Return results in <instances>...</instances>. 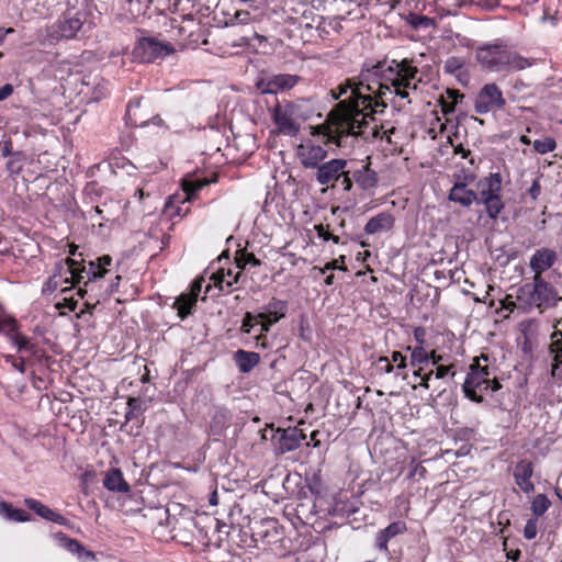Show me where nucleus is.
Masks as SVG:
<instances>
[{"label":"nucleus","mask_w":562,"mask_h":562,"mask_svg":"<svg viewBox=\"0 0 562 562\" xmlns=\"http://www.w3.org/2000/svg\"><path fill=\"white\" fill-rule=\"evenodd\" d=\"M202 283H203V279H200V280H194L193 283L191 284V290H190V296H193L198 300V295L199 293L201 292V289H202Z\"/></svg>","instance_id":"13d9d810"},{"label":"nucleus","mask_w":562,"mask_h":562,"mask_svg":"<svg viewBox=\"0 0 562 562\" xmlns=\"http://www.w3.org/2000/svg\"><path fill=\"white\" fill-rule=\"evenodd\" d=\"M240 272H237L232 280H226V276L224 272L217 273L213 276L214 284L220 288V290H224V288H231L234 283L238 282Z\"/></svg>","instance_id":"c03bdc74"},{"label":"nucleus","mask_w":562,"mask_h":562,"mask_svg":"<svg viewBox=\"0 0 562 562\" xmlns=\"http://www.w3.org/2000/svg\"><path fill=\"white\" fill-rule=\"evenodd\" d=\"M231 420L229 411L225 407H216L212 416V423L218 427H225Z\"/></svg>","instance_id":"4c0bfd02"},{"label":"nucleus","mask_w":562,"mask_h":562,"mask_svg":"<svg viewBox=\"0 0 562 562\" xmlns=\"http://www.w3.org/2000/svg\"><path fill=\"white\" fill-rule=\"evenodd\" d=\"M434 374V370L431 369L428 373H425L422 378H420V382H419V385L425 387V389H428L429 387V381L431 379Z\"/></svg>","instance_id":"69168bd1"},{"label":"nucleus","mask_w":562,"mask_h":562,"mask_svg":"<svg viewBox=\"0 0 562 562\" xmlns=\"http://www.w3.org/2000/svg\"><path fill=\"white\" fill-rule=\"evenodd\" d=\"M552 341L550 344V352L554 355L551 375L553 378L562 376V319H560L555 326L554 331L551 336Z\"/></svg>","instance_id":"2eb2a0df"},{"label":"nucleus","mask_w":562,"mask_h":562,"mask_svg":"<svg viewBox=\"0 0 562 562\" xmlns=\"http://www.w3.org/2000/svg\"><path fill=\"white\" fill-rule=\"evenodd\" d=\"M476 192L479 196L477 203H485L490 198L493 199L502 190V176L498 172L491 173L488 177L482 178L477 182Z\"/></svg>","instance_id":"dca6fc26"},{"label":"nucleus","mask_w":562,"mask_h":562,"mask_svg":"<svg viewBox=\"0 0 562 562\" xmlns=\"http://www.w3.org/2000/svg\"><path fill=\"white\" fill-rule=\"evenodd\" d=\"M12 367L18 370L20 373L25 371V363L23 358H15V361L12 362Z\"/></svg>","instance_id":"338daca9"},{"label":"nucleus","mask_w":562,"mask_h":562,"mask_svg":"<svg viewBox=\"0 0 562 562\" xmlns=\"http://www.w3.org/2000/svg\"><path fill=\"white\" fill-rule=\"evenodd\" d=\"M380 363H384V367L381 368L384 372L390 373L393 371V364L390 362V360L386 357H381L379 359Z\"/></svg>","instance_id":"774afa93"},{"label":"nucleus","mask_w":562,"mask_h":562,"mask_svg":"<svg viewBox=\"0 0 562 562\" xmlns=\"http://www.w3.org/2000/svg\"><path fill=\"white\" fill-rule=\"evenodd\" d=\"M288 304L285 301L272 299L266 306L265 312L259 313V319L272 318V322H278L285 316Z\"/></svg>","instance_id":"393cba45"},{"label":"nucleus","mask_w":562,"mask_h":562,"mask_svg":"<svg viewBox=\"0 0 562 562\" xmlns=\"http://www.w3.org/2000/svg\"><path fill=\"white\" fill-rule=\"evenodd\" d=\"M140 108V99H135L133 101H131L127 105V109H126V116L128 119V121L131 122V124H134V125H143L146 123V121H138L137 120V113L136 111L139 110Z\"/></svg>","instance_id":"ea45409f"},{"label":"nucleus","mask_w":562,"mask_h":562,"mask_svg":"<svg viewBox=\"0 0 562 562\" xmlns=\"http://www.w3.org/2000/svg\"><path fill=\"white\" fill-rule=\"evenodd\" d=\"M245 265L257 267L261 265V261L252 252H244L241 258L238 259V267L243 268Z\"/></svg>","instance_id":"8fccbe9b"},{"label":"nucleus","mask_w":562,"mask_h":562,"mask_svg":"<svg viewBox=\"0 0 562 562\" xmlns=\"http://www.w3.org/2000/svg\"><path fill=\"white\" fill-rule=\"evenodd\" d=\"M18 330V323L14 318L0 315V331L5 333L9 337Z\"/></svg>","instance_id":"37998d69"},{"label":"nucleus","mask_w":562,"mask_h":562,"mask_svg":"<svg viewBox=\"0 0 562 562\" xmlns=\"http://www.w3.org/2000/svg\"><path fill=\"white\" fill-rule=\"evenodd\" d=\"M456 367L454 364H449V366H438L436 368V370H434V374L436 376V379H443L446 376H450L451 379H453L456 376Z\"/></svg>","instance_id":"a18cd8bd"},{"label":"nucleus","mask_w":562,"mask_h":562,"mask_svg":"<svg viewBox=\"0 0 562 562\" xmlns=\"http://www.w3.org/2000/svg\"><path fill=\"white\" fill-rule=\"evenodd\" d=\"M10 340L13 345L18 347L19 351L25 350L31 351L33 355H37V349H35V346L26 336L16 331L10 337Z\"/></svg>","instance_id":"c9c22d12"},{"label":"nucleus","mask_w":562,"mask_h":562,"mask_svg":"<svg viewBox=\"0 0 562 562\" xmlns=\"http://www.w3.org/2000/svg\"><path fill=\"white\" fill-rule=\"evenodd\" d=\"M429 362V353L423 347H415L411 355V366L417 367Z\"/></svg>","instance_id":"58836bf2"},{"label":"nucleus","mask_w":562,"mask_h":562,"mask_svg":"<svg viewBox=\"0 0 562 562\" xmlns=\"http://www.w3.org/2000/svg\"><path fill=\"white\" fill-rule=\"evenodd\" d=\"M13 93V86L5 83L0 88V101L5 100Z\"/></svg>","instance_id":"bf43d9fd"},{"label":"nucleus","mask_w":562,"mask_h":562,"mask_svg":"<svg viewBox=\"0 0 562 562\" xmlns=\"http://www.w3.org/2000/svg\"><path fill=\"white\" fill-rule=\"evenodd\" d=\"M531 66V61L516 53L507 49L504 70H522Z\"/></svg>","instance_id":"c756f323"},{"label":"nucleus","mask_w":562,"mask_h":562,"mask_svg":"<svg viewBox=\"0 0 562 562\" xmlns=\"http://www.w3.org/2000/svg\"><path fill=\"white\" fill-rule=\"evenodd\" d=\"M551 506L550 499L544 494H538L531 503V512L536 517L542 516Z\"/></svg>","instance_id":"72a5a7b5"},{"label":"nucleus","mask_w":562,"mask_h":562,"mask_svg":"<svg viewBox=\"0 0 562 562\" xmlns=\"http://www.w3.org/2000/svg\"><path fill=\"white\" fill-rule=\"evenodd\" d=\"M464 66V60L460 57L451 56L443 64V70L447 74L454 75Z\"/></svg>","instance_id":"a19ab883"},{"label":"nucleus","mask_w":562,"mask_h":562,"mask_svg":"<svg viewBox=\"0 0 562 562\" xmlns=\"http://www.w3.org/2000/svg\"><path fill=\"white\" fill-rule=\"evenodd\" d=\"M235 19L241 24H247L250 20V13L248 11H237Z\"/></svg>","instance_id":"052dcab7"},{"label":"nucleus","mask_w":562,"mask_h":562,"mask_svg":"<svg viewBox=\"0 0 562 562\" xmlns=\"http://www.w3.org/2000/svg\"><path fill=\"white\" fill-rule=\"evenodd\" d=\"M276 322H272V318L268 317L266 319H258V324H260L261 331L268 333L270 330L271 325H273Z\"/></svg>","instance_id":"e2e57ef3"},{"label":"nucleus","mask_w":562,"mask_h":562,"mask_svg":"<svg viewBox=\"0 0 562 562\" xmlns=\"http://www.w3.org/2000/svg\"><path fill=\"white\" fill-rule=\"evenodd\" d=\"M481 360L487 362L488 357L485 355H481V357L474 359L473 363L470 366V371L462 384V390L465 397L475 403L483 402V396L477 394L476 391H487L490 387V381L492 375L488 366H482Z\"/></svg>","instance_id":"20e7f679"},{"label":"nucleus","mask_w":562,"mask_h":562,"mask_svg":"<svg viewBox=\"0 0 562 562\" xmlns=\"http://www.w3.org/2000/svg\"><path fill=\"white\" fill-rule=\"evenodd\" d=\"M80 13H65L57 22L46 27V36L53 41L74 38L82 27Z\"/></svg>","instance_id":"423d86ee"},{"label":"nucleus","mask_w":562,"mask_h":562,"mask_svg":"<svg viewBox=\"0 0 562 562\" xmlns=\"http://www.w3.org/2000/svg\"><path fill=\"white\" fill-rule=\"evenodd\" d=\"M406 21L414 29H428L435 24L434 19L416 13H409Z\"/></svg>","instance_id":"f704fd0d"},{"label":"nucleus","mask_w":562,"mask_h":562,"mask_svg":"<svg viewBox=\"0 0 562 562\" xmlns=\"http://www.w3.org/2000/svg\"><path fill=\"white\" fill-rule=\"evenodd\" d=\"M355 179L352 178V171L350 169H344V176L338 181L342 187L344 191H350L353 187Z\"/></svg>","instance_id":"de8ad7c7"},{"label":"nucleus","mask_w":562,"mask_h":562,"mask_svg":"<svg viewBox=\"0 0 562 562\" xmlns=\"http://www.w3.org/2000/svg\"><path fill=\"white\" fill-rule=\"evenodd\" d=\"M352 178L362 190H371L378 184V175L372 170L369 164L363 165L360 169L352 171Z\"/></svg>","instance_id":"4be33fe9"},{"label":"nucleus","mask_w":562,"mask_h":562,"mask_svg":"<svg viewBox=\"0 0 562 562\" xmlns=\"http://www.w3.org/2000/svg\"><path fill=\"white\" fill-rule=\"evenodd\" d=\"M394 226V216L390 213L382 212L371 217L364 226L367 234H376L389 232Z\"/></svg>","instance_id":"412c9836"},{"label":"nucleus","mask_w":562,"mask_h":562,"mask_svg":"<svg viewBox=\"0 0 562 562\" xmlns=\"http://www.w3.org/2000/svg\"><path fill=\"white\" fill-rule=\"evenodd\" d=\"M196 304V299L190 296V294L182 293L175 301V307L178 311V316L181 319H184L188 315L191 314L192 308Z\"/></svg>","instance_id":"c85d7f7f"},{"label":"nucleus","mask_w":562,"mask_h":562,"mask_svg":"<svg viewBox=\"0 0 562 562\" xmlns=\"http://www.w3.org/2000/svg\"><path fill=\"white\" fill-rule=\"evenodd\" d=\"M296 156L304 168L317 170L326 159L327 150L308 140L297 146Z\"/></svg>","instance_id":"9b49d317"},{"label":"nucleus","mask_w":562,"mask_h":562,"mask_svg":"<svg viewBox=\"0 0 562 562\" xmlns=\"http://www.w3.org/2000/svg\"><path fill=\"white\" fill-rule=\"evenodd\" d=\"M71 258H66L56 263L53 276L57 274V280L68 283H79L82 278L81 272H86V268Z\"/></svg>","instance_id":"f8f14e48"},{"label":"nucleus","mask_w":562,"mask_h":562,"mask_svg":"<svg viewBox=\"0 0 562 562\" xmlns=\"http://www.w3.org/2000/svg\"><path fill=\"white\" fill-rule=\"evenodd\" d=\"M20 161H21L20 157H13L11 160H9L7 162V170L11 175L19 173L21 171V169H22V166H21Z\"/></svg>","instance_id":"5fc2aeb1"},{"label":"nucleus","mask_w":562,"mask_h":562,"mask_svg":"<svg viewBox=\"0 0 562 562\" xmlns=\"http://www.w3.org/2000/svg\"><path fill=\"white\" fill-rule=\"evenodd\" d=\"M506 104L501 89L495 83L485 85L479 92L474 109L479 114H486L494 109H502Z\"/></svg>","instance_id":"1a4fd4ad"},{"label":"nucleus","mask_w":562,"mask_h":562,"mask_svg":"<svg viewBox=\"0 0 562 562\" xmlns=\"http://www.w3.org/2000/svg\"><path fill=\"white\" fill-rule=\"evenodd\" d=\"M209 181L206 179H192L186 178L182 180V189L186 193V200L191 201L195 193L201 190L203 187L207 186Z\"/></svg>","instance_id":"7c9ffc66"},{"label":"nucleus","mask_w":562,"mask_h":562,"mask_svg":"<svg viewBox=\"0 0 562 562\" xmlns=\"http://www.w3.org/2000/svg\"><path fill=\"white\" fill-rule=\"evenodd\" d=\"M67 547H68L69 551H71V552L85 551L83 547L77 540L69 539Z\"/></svg>","instance_id":"680f3d73"},{"label":"nucleus","mask_w":562,"mask_h":562,"mask_svg":"<svg viewBox=\"0 0 562 562\" xmlns=\"http://www.w3.org/2000/svg\"><path fill=\"white\" fill-rule=\"evenodd\" d=\"M557 147V143L553 138L547 137L544 139H537L533 143V148L540 154H547L553 151Z\"/></svg>","instance_id":"79ce46f5"},{"label":"nucleus","mask_w":562,"mask_h":562,"mask_svg":"<svg viewBox=\"0 0 562 562\" xmlns=\"http://www.w3.org/2000/svg\"><path fill=\"white\" fill-rule=\"evenodd\" d=\"M507 48L501 44L481 46L475 52L477 63L491 71H503Z\"/></svg>","instance_id":"0eeeda50"},{"label":"nucleus","mask_w":562,"mask_h":562,"mask_svg":"<svg viewBox=\"0 0 562 562\" xmlns=\"http://www.w3.org/2000/svg\"><path fill=\"white\" fill-rule=\"evenodd\" d=\"M64 282L57 280V274L52 276L44 284L43 286V293L44 294H50L53 293L59 285H61Z\"/></svg>","instance_id":"603ef678"},{"label":"nucleus","mask_w":562,"mask_h":562,"mask_svg":"<svg viewBox=\"0 0 562 562\" xmlns=\"http://www.w3.org/2000/svg\"><path fill=\"white\" fill-rule=\"evenodd\" d=\"M447 97L451 99V102H447L443 97L440 98L439 102L441 105V111L445 114H450L454 112L456 104L458 103L459 99H463L464 95L459 91L454 89H447L446 91Z\"/></svg>","instance_id":"473e14b6"},{"label":"nucleus","mask_w":562,"mask_h":562,"mask_svg":"<svg viewBox=\"0 0 562 562\" xmlns=\"http://www.w3.org/2000/svg\"><path fill=\"white\" fill-rule=\"evenodd\" d=\"M145 411L144 402L137 397H130L127 401V412L125 413V423L137 422V428L142 426L140 416Z\"/></svg>","instance_id":"a878e982"},{"label":"nucleus","mask_w":562,"mask_h":562,"mask_svg":"<svg viewBox=\"0 0 562 562\" xmlns=\"http://www.w3.org/2000/svg\"><path fill=\"white\" fill-rule=\"evenodd\" d=\"M348 167V161L341 158L330 159L322 164L315 173L316 181L321 186L335 188V184L344 176V169Z\"/></svg>","instance_id":"9d476101"},{"label":"nucleus","mask_w":562,"mask_h":562,"mask_svg":"<svg viewBox=\"0 0 562 562\" xmlns=\"http://www.w3.org/2000/svg\"><path fill=\"white\" fill-rule=\"evenodd\" d=\"M258 315L255 316L251 313L247 312L243 318L241 329L245 333H250L254 325L258 324Z\"/></svg>","instance_id":"3c124183"},{"label":"nucleus","mask_w":562,"mask_h":562,"mask_svg":"<svg viewBox=\"0 0 562 562\" xmlns=\"http://www.w3.org/2000/svg\"><path fill=\"white\" fill-rule=\"evenodd\" d=\"M112 262V258L109 255H104L100 258H98V263L90 261L89 262V271L88 274H92V277H89V280H95L99 278H102L105 274V266H110Z\"/></svg>","instance_id":"2f4dec72"},{"label":"nucleus","mask_w":562,"mask_h":562,"mask_svg":"<svg viewBox=\"0 0 562 562\" xmlns=\"http://www.w3.org/2000/svg\"><path fill=\"white\" fill-rule=\"evenodd\" d=\"M175 52L169 43H162L154 37H143L138 40L133 49V56L140 63H153Z\"/></svg>","instance_id":"39448f33"},{"label":"nucleus","mask_w":562,"mask_h":562,"mask_svg":"<svg viewBox=\"0 0 562 562\" xmlns=\"http://www.w3.org/2000/svg\"><path fill=\"white\" fill-rule=\"evenodd\" d=\"M537 536V519L530 518L527 520L524 528V537L528 540L535 539Z\"/></svg>","instance_id":"49530a36"},{"label":"nucleus","mask_w":562,"mask_h":562,"mask_svg":"<svg viewBox=\"0 0 562 562\" xmlns=\"http://www.w3.org/2000/svg\"><path fill=\"white\" fill-rule=\"evenodd\" d=\"M0 515L12 521H29L31 516L23 509L13 508L11 504L0 502Z\"/></svg>","instance_id":"cd10ccee"},{"label":"nucleus","mask_w":562,"mask_h":562,"mask_svg":"<svg viewBox=\"0 0 562 562\" xmlns=\"http://www.w3.org/2000/svg\"><path fill=\"white\" fill-rule=\"evenodd\" d=\"M530 196L536 200L538 198V195L540 194V184L539 182L536 180L533 181L532 186L529 188L528 190Z\"/></svg>","instance_id":"0e129e2a"},{"label":"nucleus","mask_w":562,"mask_h":562,"mask_svg":"<svg viewBox=\"0 0 562 562\" xmlns=\"http://www.w3.org/2000/svg\"><path fill=\"white\" fill-rule=\"evenodd\" d=\"M277 432L279 434V437L276 449L281 454L295 450L305 439L303 431L296 427L278 429Z\"/></svg>","instance_id":"4468645a"},{"label":"nucleus","mask_w":562,"mask_h":562,"mask_svg":"<svg viewBox=\"0 0 562 562\" xmlns=\"http://www.w3.org/2000/svg\"><path fill=\"white\" fill-rule=\"evenodd\" d=\"M472 176H465L463 181H457L449 192V200L464 207L471 206L474 202H479L476 192L467 188L468 181H472Z\"/></svg>","instance_id":"ddd939ff"},{"label":"nucleus","mask_w":562,"mask_h":562,"mask_svg":"<svg viewBox=\"0 0 562 562\" xmlns=\"http://www.w3.org/2000/svg\"><path fill=\"white\" fill-rule=\"evenodd\" d=\"M77 304H78V301L75 300L72 296H70V297L64 296L61 299V301H59L55 304V307L57 310L67 308L68 311L74 312L77 308Z\"/></svg>","instance_id":"09e8293b"},{"label":"nucleus","mask_w":562,"mask_h":562,"mask_svg":"<svg viewBox=\"0 0 562 562\" xmlns=\"http://www.w3.org/2000/svg\"><path fill=\"white\" fill-rule=\"evenodd\" d=\"M517 300L543 310L554 306L562 297L541 276H535L533 283H527L517 290Z\"/></svg>","instance_id":"f03ea898"},{"label":"nucleus","mask_w":562,"mask_h":562,"mask_svg":"<svg viewBox=\"0 0 562 562\" xmlns=\"http://www.w3.org/2000/svg\"><path fill=\"white\" fill-rule=\"evenodd\" d=\"M103 485L106 490L119 493H127L131 490L120 469H110L105 473Z\"/></svg>","instance_id":"5701e85b"},{"label":"nucleus","mask_w":562,"mask_h":562,"mask_svg":"<svg viewBox=\"0 0 562 562\" xmlns=\"http://www.w3.org/2000/svg\"><path fill=\"white\" fill-rule=\"evenodd\" d=\"M300 79L290 74L267 75L256 82V87L262 94H277L294 88Z\"/></svg>","instance_id":"6e6552de"},{"label":"nucleus","mask_w":562,"mask_h":562,"mask_svg":"<svg viewBox=\"0 0 562 562\" xmlns=\"http://www.w3.org/2000/svg\"><path fill=\"white\" fill-rule=\"evenodd\" d=\"M557 260V252L550 248H540L530 258V268L535 276H541L542 272L550 269Z\"/></svg>","instance_id":"a211bd4d"},{"label":"nucleus","mask_w":562,"mask_h":562,"mask_svg":"<svg viewBox=\"0 0 562 562\" xmlns=\"http://www.w3.org/2000/svg\"><path fill=\"white\" fill-rule=\"evenodd\" d=\"M406 530V524L402 520L390 524L386 528L380 530L376 535L375 544L378 549L386 552L387 542L397 535L404 533Z\"/></svg>","instance_id":"6ab92c4d"},{"label":"nucleus","mask_w":562,"mask_h":562,"mask_svg":"<svg viewBox=\"0 0 562 562\" xmlns=\"http://www.w3.org/2000/svg\"><path fill=\"white\" fill-rule=\"evenodd\" d=\"M392 361L397 363L398 369L406 367V358L400 351H394L392 353Z\"/></svg>","instance_id":"4d7b16f0"},{"label":"nucleus","mask_w":562,"mask_h":562,"mask_svg":"<svg viewBox=\"0 0 562 562\" xmlns=\"http://www.w3.org/2000/svg\"><path fill=\"white\" fill-rule=\"evenodd\" d=\"M360 88H362L359 82H356L355 79H347L344 83L339 85L336 90H330V95L333 100H338L341 95L346 94L348 90H351V97L348 100H345L344 102L351 103L357 100L356 91L358 93L360 92ZM340 101L339 103H341Z\"/></svg>","instance_id":"bb28decb"},{"label":"nucleus","mask_w":562,"mask_h":562,"mask_svg":"<svg viewBox=\"0 0 562 562\" xmlns=\"http://www.w3.org/2000/svg\"><path fill=\"white\" fill-rule=\"evenodd\" d=\"M483 204L485 205L486 212L492 220H495L504 209V203L499 196V193L493 199L490 198Z\"/></svg>","instance_id":"e433bc0d"},{"label":"nucleus","mask_w":562,"mask_h":562,"mask_svg":"<svg viewBox=\"0 0 562 562\" xmlns=\"http://www.w3.org/2000/svg\"><path fill=\"white\" fill-rule=\"evenodd\" d=\"M271 116L278 132L289 136H295L300 132L301 122L306 120L301 104L290 101H278L271 110Z\"/></svg>","instance_id":"7ed1b4c3"},{"label":"nucleus","mask_w":562,"mask_h":562,"mask_svg":"<svg viewBox=\"0 0 562 562\" xmlns=\"http://www.w3.org/2000/svg\"><path fill=\"white\" fill-rule=\"evenodd\" d=\"M1 151L4 157H21V153H12V143L11 140H4L1 143Z\"/></svg>","instance_id":"6e6d98bb"},{"label":"nucleus","mask_w":562,"mask_h":562,"mask_svg":"<svg viewBox=\"0 0 562 562\" xmlns=\"http://www.w3.org/2000/svg\"><path fill=\"white\" fill-rule=\"evenodd\" d=\"M532 474L533 465L531 461L524 459L517 462L514 470L515 483L526 494H529L535 491V485L531 481Z\"/></svg>","instance_id":"f3484780"},{"label":"nucleus","mask_w":562,"mask_h":562,"mask_svg":"<svg viewBox=\"0 0 562 562\" xmlns=\"http://www.w3.org/2000/svg\"><path fill=\"white\" fill-rule=\"evenodd\" d=\"M24 504L29 509L35 512L38 516L48 521H53L58 525H66L67 522V518H65L63 515L54 512L53 509H50L49 507L45 506L44 504L34 498H25Z\"/></svg>","instance_id":"aec40b11"},{"label":"nucleus","mask_w":562,"mask_h":562,"mask_svg":"<svg viewBox=\"0 0 562 562\" xmlns=\"http://www.w3.org/2000/svg\"><path fill=\"white\" fill-rule=\"evenodd\" d=\"M417 74V67L412 66L408 59H393L389 65L386 61H379L371 68L362 69L359 85L375 94L366 95L356 91V101L337 103L328 113L326 124L323 126L327 142L345 147L346 139L350 136L363 139L379 137L378 127L369 126L367 117L370 114L366 113V110L370 109L371 113L382 112L387 106L389 95L407 99L408 90H417L420 82V79L413 82Z\"/></svg>","instance_id":"f257e3e1"},{"label":"nucleus","mask_w":562,"mask_h":562,"mask_svg":"<svg viewBox=\"0 0 562 562\" xmlns=\"http://www.w3.org/2000/svg\"><path fill=\"white\" fill-rule=\"evenodd\" d=\"M233 358L241 373L250 372L260 361V356L257 352L243 349L237 350Z\"/></svg>","instance_id":"b1692460"},{"label":"nucleus","mask_w":562,"mask_h":562,"mask_svg":"<svg viewBox=\"0 0 562 562\" xmlns=\"http://www.w3.org/2000/svg\"><path fill=\"white\" fill-rule=\"evenodd\" d=\"M315 231L319 238H323L324 240H333L335 244L339 243V237L327 232L324 225H315Z\"/></svg>","instance_id":"864d4df0"}]
</instances>
